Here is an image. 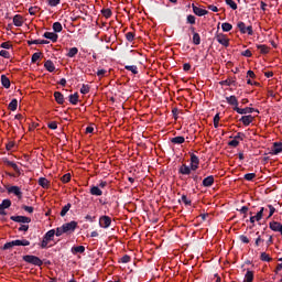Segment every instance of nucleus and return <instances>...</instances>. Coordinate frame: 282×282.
<instances>
[{
    "label": "nucleus",
    "mask_w": 282,
    "mask_h": 282,
    "mask_svg": "<svg viewBox=\"0 0 282 282\" xmlns=\"http://www.w3.org/2000/svg\"><path fill=\"white\" fill-rule=\"evenodd\" d=\"M178 171L182 175H191V167H188L186 164H183Z\"/></svg>",
    "instance_id": "obj_21"
},
{
    "label": "nucleus",
    "mask_w": 282,
    "mask_h": 282,
    "mask_svg": "<svg viewBox=\"0 0 282 282\" xmlns=\"http://www.w3.org/2000/svg\"><path fill=\"white\" fill-rule=\"evenodd\" d=\"M4 163L7 164V166H11V169H13V171L19 172V165H17V163H14L12 161H4Z\"/></svg>",
    "instance_id": "obj_37"
},
{
    "label": "nucleus",
    "mask_w": 282,
    "mask_h": 282,
    "mask_svg": "<svg viewBox=\"0 0 282 282\" xmlns=\"http://www.w3.org/2000/svg\"><path fill=\"white\" fill-rule=\"evenodd\" d=\"M17 107H19V101L17 99H13L9 104V109H10V111H17Z\"/></svg>",
    "instance_id": "obj_28"
},
{
    "label": "nucleus",
    "mask_w": 282,
    "mask_h": 282,
    "mask_svg": "<svg viewBox=\"0 0 282 282\" xmlns=\"http://www.w3.org/2000/svg\"><path fill=\"white\" fill-rule=\"evenodd\" d=\"M1 47L3 50H10V47H12V44H10V42H4V43L1 44Z\"/></svg>",
    "instance_id": "obj_59"
},
{
    "label": "nucleus",
    "mask_w": 282,
    "mask_h": 282,
    "mask_svg": "<svg viewBox=\"0 0 282 282\" xmlns=\"http://www.w3.org/2000/svg\"><path fill=\"white\" fill-rule=\"evenodd\" d=\"M254 120V117H252V115H248V116H243L240 119V122H242V124H245V127H248L251 124V122Z\"/></svg>",
    "instance_id": "obj_13"
},
{
    "label": "nucleus",
    "mask_w": 282,
    "mask_h": 282,
    "mask_svg": "<svg viewBox=\"0 0 282 282\" xmlns=\"http://www.w3.org/2000/svg\"><path fill=\"white\" fill-rule=\"evenodd\" d=\"M134 36H135V35H133L132 32H128V33L126 34V39H127V41H129L130 43L133 41Z\"/></svg>",
    "instance_id": "obj_53"
},
{
    "label": "nucleus",
    "mask_w": 282,
    "mask_h": 282,
    "mask_svg": "<svg viewBox=\"0 0 282 282\" xmlns=\"http://www.w3.org/2000/svg\"><path fill=\"white\" fill-rule=\"evenodd\" d=\"M53 30L54 32H63V24H61V22H54Z\"/></svg>",
    "instance_id": "obj_32"
},
{
    "label": "nucleus",
    "mask_w": 282,
    "mask_h": 282,
    "mask_svg": "<svg viewBox=\"0 0 282 282\" xmlns=\"http://www.w3.org/2000/svg\"><path fill=\"white\" fill-rule=\"evenodd\" d=\"M268 208H269V216H268V217H272V215H274V213L276 212V209H275L274 206H272V205H269Z\"/></svg>",
    "instance_id": "obj_54"
},
{
    "label": "nucleus",
    "mask_w": 282,
    "mask_h": 282,
    "mask_svg": "<svg viewBox=\"0 0 282 282\" xmlns=\"http://www.w3.org/2000/svg\"><path fill=\"white\" fill-rule=\"evenodd\" d=\"M8 193H12L17 197H19V199H21L23 197V193L21 192V188L19 186L9 187Z\"/></svg>",
    "instance_id": "obj_8"
},
{
    "label": "nucleus",
    "mask_w": 282,
    "mask_h": 282,
    "mask_svg": "<svg viewBox=\"0 0 282 282\" xmlns=\"http://www.w3.org/2000/svg\"><path fill=\"white\" fill-rule=\"evenodd\" d=\"M264 210H268V209H265V208L262 207V208L260 209V212L257 213L256 216H251V217H250L251 224H254V221H261V219H262V217H263V212H264Z\"/></svg>",
    "instance_id": "obj_11"
},
{
    "label": "nucleus",
    "mask_w": 282,
    "mask_h": 282,
    "mask_svg": "<svg viewBox=\"0 0 282 282\" xmlns=\"http://www.w3.org/2000/svg\"><path fill=\"white\" fill-rule=\"evenodd\" d=\"M258 50H260L261 54H268L270 52L267 45H258Z\"/></svg>",
    "instance_id": "obj_40"
},
{
    "label": "nucleus",
    "mask_w": 282,
    "mask_h": 282,
    "mask_svg": "<svg viewBox=\"0 0 282 282\" xmlns=\"http://www.w3.org/2000/svg\"><path fill=\"white\" fill-rule=\"evenodd\" d=\"M37 184H40L42 188H50V181L45 177H40Z\"/></svg>",
    "instance_id": "obj_19"
},
{
    "label": "nucleus",
    "mask_w": 282,
    "mask_h": 282,
    "mask_svg": "<svg viewBox=\"0 0 282 282\" xmlns=\"http://www.w3.org/2000/svg\"><path fill=\"white\" fill-rule=\"evenodd\" d=\"M239 239L242 243H250V239H248L246 236H240Z\"/></svg>",
    "instance_id": "obj_61"
},
{
    "label": "nucleus",
    "mask_w": 282,
    "mask_h": 282,
    "mask_svg": "<svg viewBox=\"0 0 282 282\" xmlns=\"http://www.w3.org/2000/svg\"><path fill=\"white\" fill-rule=\"evenodd\" d=\"M44 67L47 69V72H54V69H56L52 61H46Z\"/></svg>",
    "instance_id": "obj_23"
},
{
    "label": "nucleus",
    "mask_w": 282,
    "mask_h": 282,
    "mask_svg": "<svg viewBox=\"0 0 282 282\" xmlns=\"http://www.w3.org/2000/svg\"><path fill=\"white\" fill-rule=\"evenodd\" d=\"M226 100L228 105H231L232 107H239V101L237 100V97L235 96L226 97Z\"/></svg>",
    "instance_id": "obj_17"
},
{
    "label": "nucleus",
    "mask_w": 282,
    "mask_h": 282,
    "mask_svg": "<svg viewBox=\"0 0 282 282\" xmlns=\"http://www.w3.org/2000/svg\"><path fill=\"white\" fill-rule=\"evenodd\" d=\"M129 261H131V257H129V256H123V257L121 258V262H122V263H129Z\"/></svg>",
    "instance_id": "obj_62"
},
{
    "label": "nucleus",
    "mask_w": 282,
    "mask_h": 282,
    "mask_svg": "<svg viewBox=\"0 0 282 282\" xmlns=\"http://www.w3.org/2000/svg\"><path fill=\"white\" fill-rule=\"evenodd\" d=\"M171 142L173 144H184L185 139L184 137H175V138H172Z\"/></svg>",
    "instance_id": "obj_27"
},
{
    "label": "nucleus",
    "mask_w": 282,
    "mask_h": 282,
    "mask_svg": "<svg viewBox=\"0 0 282 282\" xmlns=\"http://www.w3.org/2000/svg\"><path fill=\"white\" fill-rule=\"evenodd\" d=\"M36 12H39V7H31L29 9V14H31L32 17H34Z\"/></svg>",
    "instance_id": "obj_45"
},
{
    "label": "nucleus",
    "mask_w": 282,
    "mask_h": 282,
    "mask_svg": "<svg viewBox=\"0 0 282 282\" xmlns=\"http://www.w3.org/2000/svg\"><path fill=\"white\" fill-rule=\"evenodd\" d=\"M29 229H30V226L28 225H21V227L19 228L21 232H28Z\"/></svg>",
    "instance_id": "obj_60"
},
{
    "label": "nucleus",
    "mask_w": 282,
    "mask_h": 282,
    "mask_svg": "<svg viewBox=\"0 0 282 282\" xmlns=\"http://www.w3.org/2000/svg\"><path fill=\"white\" fill-rule=\"evenodd\" d=\"M39 58H41V53H34L32 55V63H36V61H39Z\"/></svg>",
    "instance_id": "obj_52"
},
{
    "label": "nucleus",
    "mask_w": 282,
    "mask_h": 282,
    "mask_svg": "<svg viewBox=\"0 0 282 282\" xmlns=\"http://www.w3.org/2000/svg\"><path fill=\"white\" fill-rule=\"evenodd\" d=\"M212 184H215V177L213 176H207L206 178L203 180V186H210Z\"/></svg>",
    "instance_id": "obj_20"
},
{
    "label": "nucleus",
    "mask_w": 282,
    "mask_h": 282,
    "mask_svg": "<svg viewBox=\"0 0 282 282\" xmlns=\"http://www.w3.org/2000/svg\"><path fill=\"white\" fill-rule=\"evenodd\" d=\"M229 147H239V140H237V138H234V140L229 142Z\"/></svg>",
    "instance_id": "obj_56"
},
{
    "label": "nucleus",
    "mask_w": 282,
    "mask_h": 282,
    "mask_svg": "<svg viewBox=\"0 0 282 282\" xmlns=\"http://www.w3.org/2000/svg\"><path fill=\"white\" fill-rule=\"evenodd\" d=\"M58 3H61V0H48V6H51V8H56Z\"/></svg>",
    "instance_id": "obj_47"
},
{
    "label": "nucleus",
    "mask_w": 282,
    "mask_h": 282,
    "mask_svg": "<svg viewBox=\"0 0 282 282\" xmlns=\"http://www.w3.org/2000/svg\"><path fill=\"white\" fill-rule=\"evenodd\" d=\"M187 23H191V25H195V15H187Z\"/></svg>",
    "instance_id": "obj_55"
},
{
    "label": "nucleus",
    "mask_w": 282,
    "mask_h": 282,
    "mask_svg": "<svg viewBox=\"0 0 282 282\" xmlns=\"http://www.w3.org/2000/svg\"><path fill=\"white\" fill-rule=\"evenodd\" d=\"M221 29L224 32H230V30H232V24L225 22L221 24Z\"/></svg>",
    "instance_id": "obj_35"
},
{
    "label": "nucleus",
    "mask_w": 282,
    "mask_h": 282,
    "mask_svg": "<svg viewBox=\"0 0 282 282\" xmlns=\"http://www.w3.org/2000/svg\"><path fill=\"white\" fill-rule=\"evenodd\" d=\"M178 202L185 204V206H191V199L186 195H183Z\"/></svg>",
    "instance_id": "obj_36"
},
{
    "label": "nucleus",
    "mask_w": 282,
    "mask_h": 282,
    "mask_svg": "<svg viewBox=\"0 0 282 282\" xmlns=\"http://www.w3.org/2000/svg\"><path fill=\"white\" fill-rule=\"evenodd\" d=\"M126 69L128 72H131L132 74H138V66H135V65L126 66Z\"/></svg>",
    "instance_id": "obj_41"
},
{
    "label": "nucleus",
    "mask_w": 282,
    "mask_h": 282,
    "mask_svg": "<svg viewBox=\"0 0 282 282\" xmlns=\"http://www.w3.org/2000/svg\"><path fill=\"white\" fill-rule=\"evenodd\" d=\"M193 43L194 45H199V43H202V37L198 35V33H194Z\"/></svg>",
    "instance_id": "obj_38"
},
{
    "label": "nucleus",
    "mask_w": 282,
    "mask_h": 282,
    "mask_svg": "<svg viewBox=\"0 0 282 282\" xmlns=\"http://www.w3.org/2000/svg\"><path fill=\"white\" fill-rule=\"evenodd\" d=\"M199 169V158L197 155L192 154L191 155V170L192 171H197Z\"/></svg>",
    "instance_id": "obj_7"
},
{
    "label": "nucleus",
    "mask_w": 282,
    "mask_h": 282,
    "mask_svg": "<svg viewBox=\"0 0 282 282\" xmlns=\"http://www.w3.org/2000/svg\"><path fill=\"white\" fill-rule=\"evenodd\" d=\"M13 246H30V240H13Z\"/></svg>",
    "instance_id": "obj_29"
},
{
    "label": "nucleus",
    "mask_w": 282,
    "mask_h": 282,
    "mask_svg": "<svg viewBox=\"0 0 282 282\" xmlns=\"http://www.w3.org/2000/svg\"><path fill=\"white\" fill-rule=\"evenodd\" d=\"M12 206V202L10 199H3L2 204H0V208H10Z\"/></svg>",
    "instance_id": "obj_34"
},
{
    "label": "nucleus",
    "mask_w": 282,
    "mask_h": 282,
    "mask_svg": "<svg viewBox=\"0 0 282 282\" xmlns=\"http://www.w3.org/2000/svg\"><path fill=\"white\" fill-rule=\"evenodd\" d=\"M23 260L26 263H32V265H43V261L36 256H24Z\"/></svg>",
    "instance_id": "obj_2"
},
{
    "label": "nucleus",
    "mask_w": 282,
    "mask_h": 282,
    "mask_svg": "<svg viewBox=\"0 0 282 282\" xmlns=\"http://www.w3.org/2000/svg\"><path fill=\"white\" fill-rule=\"evenodd\" d=\"M77 226H78V223H76V221H70V223H66V224L62 225L65 234L74 232L76 230Z\"/></svg>",
    "instance_id": "obj_3"
},
{
    "label": "nucleus",
    "mask_w": 282,
    "mask_h": 282,
    "mask_svg": "<svg viewBox=\"0 0 282 282\" xmlns=\"http://www.w3.org/2000/svg\"><path fill=\"white\" fill-rule=\"evenodd\" d=\"M69 180H72V175H69V174H65L62 177V182H64V184H67V182H69Z\"/></svg>",
    "instance_id": "obj_57"
},
{
    "label": "nucleus",
    "mask_w": 282,
    "mask_h": 282,
    "mask_svg": "<svg viewBox=\"0 0 282 282\" xmlns=\"http://www.w3.org/2000/svg\"><path fill=\"white\" fill-rule=\"evenodd\" d=\"M22 208H23V210H25L26 213H30V214L34 213V207H32V206H23Z\"/></svg>",
    "instance_id": "obj_58"
},
{
    "label": "nucleus",
    "mask_w": 282,
    "mask_h": 282,
    "mask_svg": "<svg viewBox=\"0 0 282 282\" xmlns=\"http://www.w3.org/2000/svg\"><path fill=\"white\" fill-rule=\"evenodd\" d=\"M90 194H91V195H96L97 197H100V195H102V191L99 189L98 186H93V187L90 188Z\"/></svg>",
    "instance_id": "obj_24"
},
{
    "label": "nucleus",
    "mask_w": 282,
    "mask_h": 282,
    "mask_svg": "<svg viewBox=\"0 0 282 282\" xmlns=\"http://www.w3.org/2000/svg\"><path fill=\"white\" fill-rule=\"evenodd\" d=\"M48 128L50 129H58V124L56 123V121H53V122H51V123H48Z\"/></svg>",
    "instance_id": "obj_63"
},
{
    "label": "nucleus",
    "mask_w": 282,
    "mask_h": 282,
    "mask_svg": "<svg viewBox=\"0 0 282 282\" xmlns=\"http://www.w3.org/2000/svg\"><path fill=\"white\" fill-rule=\"evenodd\" d=\"M0 56H2L3 58H10V52L2 50L0 51Z\"/></svg>",
    "instance_id": "obj_50"
},
{
    "label": "nucleus",
    "mask_w": 282,
    "mask_h": 282,
    "mask_svg": "<svg viewBox=\"0 0 282 282\" xmlns=\"http://www.w3.org/2000/svg\"><path fill=\"white\" fill-rule=\"evenodd\" d=\"M272 152L274 155H279V153H282V142L273 143Z\"/></svg>",
    "instance_id": "obj_15"
},
{
    "label": "nucleus",
    "mask_w": 282,
    "mask_h": 282,
    "mask_svg": "<svg viewBox=\"0 0 282 282\" xmlns=\"http://www.w3.org/2000/svg\"><path fill=\"white\" fill-rule=\"evenodd\" d=\"M238 29L242 34H250L252 35V26H246V23L239 22L238 23Z\"/></svg>",
    "instance_id": "obj_6"
},
{
    "label": "nucleus",
    "mask_w": 282,
    "mask_h": 282,
    "mask_svg": "<svg viewBox=\"0 0 282 282\" xmlns=\"http://www.w3.org/2000/svg\"><path fill=\"white\" fill-rule=\"evenodd\" d=\"M69 104L70 105H78V93L69 95Z\"/></svg>",
    "instance_id": "obj_25"
},
{
    "label": "nucleus",
    "mask_w": 282,
    "mask_h": 282,
    "mask_svg": "<svg viewBox=\"0 0 282 282\" xmlns=\"http://www.w3.org/2000/svg\"><path fill=\"white\" fill-rule=\"evenodd\" d=\"M192 8H193V12H194V14H196V17H206V14H208V11H206L205 9H202L199 7H196L195 4H193Z\"/></svg>",
    "instance_id": "obj_10"
},
{
    "label": "nucleus",
    "mask_w": 282,
    "mask_h": 282,
    "mask_svg": "<svg viewBox=\"0 0 282 282\" xmlns=\"http://www.w3.org/2000/svg\"><path fill=\"white\" fill-rule=\"evenodd\" d=\"M76 54H78V48L72 47V48H69L67 56H68V58H74V56H76Z\"/></svg>",
    "instance_id": "obj_30"
},
{
    "label": "nucleus",
    "mask_w": 282,
    "mask_h": 282,
    "mask_svg": "<svg viewBox=\"0 0 282 282\" xmlns=\"http://www.w3.org/2000/svg\"><path fill=\"white\" fill-rule=\"evenodd\" d=\"M101 13L106 19H109L111 17V9H102Z\"/></svg>",
    "instance_id": "obj_44"
},
{
    "label": "nucleus",
    "mask_w": 282,
    "mask_h": 282,
    "mask_svg": "<svg viewBox=\"0 0 282 282\" xmlns=\"http://www.w3.org/2000/svg\"><path fill=\"white\" fill-rule=\"evenodd\" d=\"M44 39H48L53 43H56L58 41V34L54 32H45L44 33Z\"/></svg>",
    "instance_id": "obj_12"
},
{
    "label": "nucleus",
    "mask_w": 282,
    "mask_h": 282,
    "mask_svg": "<svg viewBox=\"0 0 282 282\" xmlns=\"http://www.w3.org/2000/svg\"><path fill=\"white\" fill-rule=\"evenodd\" d=\"M80 94H89V86L83 85L80 88Z\"/></svg>",
    "instance_id": "obj_49"
},
{
    "label": "nucleus",
    "mask_w": 282,
    "mask_h": 282,
    "mask_svg": "<svg viewBox=\"0 0 282 282\" xmlns=\"http://www.w3.org/2000/svg\"><path fill=\"white\" fill-rule=\"evenodd\" d=\"M73 252H75V254H83V252H85V247L84 246H77V247H74L73 249Z\"/></svg>",
    "instance_id": "obj_33"
},
{
    "label": "nucleus",
    "mask_w": 282,
    "mask_h": 282,
    "mask_svg": "<svg viewBox=\"0 0 282 282\" xmlns=\"http://www.w3.org/2000/svg\"><path fill=\"white\" fill-rule=\"evenodd\" d=\"M261 261H271V258L268 253L263 252L261 253Z\"/></svg>",
    "instance_id": "obj_51"
},
{
    "label": "nucleus",
    "mask_w": 282,
    "mask_h": 282,
    "mask_svg": "<svg viewBox=\"0 0 282 282\" xmlns=\"http://www.w3.org/2000/svg\"><path fill=\"white\" fill-rule=\"evenodd\" d=\"M227 6H229V8H231V10H237V2L234 0H225Z\"/></svg>",
    "instance_id": "obj_39"
},
{
    "label": "nucleus",
    "mask_w": 282,
    "mask_h": 282,
    "mask_svg": "<svg viewBox=\"0 0 282 282\" xmlns=\"http://www.w3.org/2000/svg\"><path fill=\"white\" fill-rule=\"evenodd\" d=\"M254 177H257V174L254 173H249L245 175V180H247V182H252Z\"/></svg>",
    "instance_id": "obj_43"
},
{
    "label": "nucleus",
    "mask_w": 282,
    "mask_h": 282,
    "mask_svg": "<svg viewBox=\"0 0 282 282\" xmlns=\"http://www.w3.org/2000/svg\"><path fill=\"white\" fill-rule=\"evenodd\" d=\"M100 228H109L111 226V218L109 216H101L99 218Z\"/></svg>",
    "instance_id": "obj_4"
},
{
    "label": "nucleus",
    "mask_w": 282,
    "mask_h": 282,
    "mask_svg": "<svg viewBox=\"0 0 282 282\" xmlns=\"http://www.w3.org/2000/svg\"><path fill=\"white\" fill-rule=\"evenodd\" d=\"M69 208H72V204H67L62 208L61 217H65L67 213H69Z\"/></svg>",
    "instance_id": "obj_31"
},
{
    "label": "nucleus",
    "mask_w": 282,
    "mask_h": 282,
    "mask_svg": "<svg viewBox=\"0 0 282 282\" xmlns=\"http://www.w3.org/2000/svg\"><path fill=\"white\" fill-rule=\"evenodd\" d=\"M55 235L56 237H61L62 235H65V229L64 227H57L56 230H55Z\"/></svg>",
    "instance_id": "obj_42"
},
{
    "label": "nucleus",
    "mask_w": 282,
    "mask_h": 282,
    "mask_svg": "<svg viewBox=\"0 0 282 282\" xmlns=\"http://www.w3.org/2000/svg\"><path fill=\"white\" fill-rule=\"evenodd\" d=\"M242 56L250 58V56H252V52H250V50H246L245 52H242Z\"/></svg>",
    "instance_id": "obj_64"
},
{
    "label": "nucleus",
    "mask_w": 282,
    "mask_h": 282,
    "mask_svg": "<svg viewBox=\"0 0 282 282\" xmlns=\"http://www.w3.org/2000/svg\"><path fill=\"white\" fill-rule=\"evenodd\" d=\"M1 83L6 89H10V78H8L6 75L1 76Z\"/></svg>",
    "instance_id": "obj_22"
},
{
    "label": "nucleus",
    "mask_w": 282,
    "mask_h": 282,
    "mask_svg": "<svg viewBox=\"0 0 282 282\" xmlns=\"http://www.w3.org/2000/svg\"><path fill=\"white\" fill-rule=\"evenodd\" d=\"M13 24L15 25V28H21V25H23V17L17 14L13 17Z\"/></svg>",
    "instance_id": "obj_16"
},
{
    "label": "nucleus",
    "mask_w": 282,
    "mask_h": 282,
    "mask_svg": "<svg viewBox=\"0 0 282 282\" xmlns=\"http://www.w3.org/2000/svg\"><path fill=\"white\" fill-rule=\"evenodd\" d=\"M219 113H217L215 117H214V127L215 129H217V127H219Z\"/></svg>",
    "instance_id": "obj_48"
},
{
    "label": "nucleus",
    "mask_w": 282,
    "mask_h": 282,
    "mask_svg": "<svg viewBox=\"0 0 282 282\" xmlns=\"http://www.w3.org/2000/svg\"><path fill=\"white\" fill-rule=\"evenodd\" d=\"M254 281V273L252 271H247L245 275V282H252Z\"/></svg>",
    "instance_id": "obj_26"
},
{
    "label": "nucleus",
    "mask_w": 282,
    "mask_h": 282,
    "mask_svg": "<svg viewBox=\"0 0 282 282\" xmlns=\"http://www.w3.org/2000/svg\"><path fill=\"white\" fill-rule=\"evenodd\" d=\"M54 98L58 105H63V102H65V97H63V94L59 91L54 93Z\"/></svg>",
    "instance_id": "obj_18"
},
{
    "label": "nucleus",
    "mask_w": 282,
    "mask_h": 282,
    "mask_svg": "<svg viewBox=\"0 0 282 282\" xmlns=\"http://www.w3.org/2000/svg\"><path fill=\"white\" fill-rule=\"evenodd\" d=\"M12 221H17L18 224H30L32 219L25 216H11Z\"/></svg>",
    "instance_id": "obj_5"
},
{
    "label": "nucleus",
    "mask_w": 282,
    "mask_h": 282,
    "mask_svg": "<svg viewBox=\"0 0 282 282\" xmlns=\"http://www.w3.org/2000/svg\"><path fill=\"white\" fill-rule=\"evenodd\" d=\"M216 41L220 43V45H224L225 47H228V37L224 34L216 35Z\"/></svg>",
    "instance_id": "obj_14"
},
{
    "label": "nucleus",
    "mask_w": 282,
    "mask_h": 282,
    "mask_svg": "<svg viewBox=\"0 0 282 282\" xmlns=\"http://www.w3.org/2000/svg\"><path fill=\"white\" fill-rule=\"evenodd\" d=\"M55 235H56V230L54 229L48 230L43 237V240L41 242V248H47V245L50 243V241H52V239H54Z\"/></svg>",
    "instance_id": "obj_1"
},
{
    "label": "nucleus",
    "mask_w": 282,
    "mask_h": 282,
    "mask_svg": "<svg viewBox=\"0 0 282 282\" xmlns=\"http://www.w3.org/2000/svg\"><path fill=\"white\" fill-rule=\"evenodd\" d=\"M10 248H14V240L11 242L4 243L3 250H10Z\"/></svg>",
    "instance_id": "obj_46"
},
{
    "label": "nucleus",
    "mask_w": 282,
    "mask_h": 282,
    "mask_svg": "<svg viewBox=\"0 0 282 282\" xmlns=\"http://www.w3.org/2000/svg\"><path fill=\"white\" fill-rule=\"evenodd\" d=\"M234 111H237V113H240L241 116H246V113H252L254 111V108H239V107H234Z\"/></svg>",
    "instance_id": "obj_9"
}]
</instances>
